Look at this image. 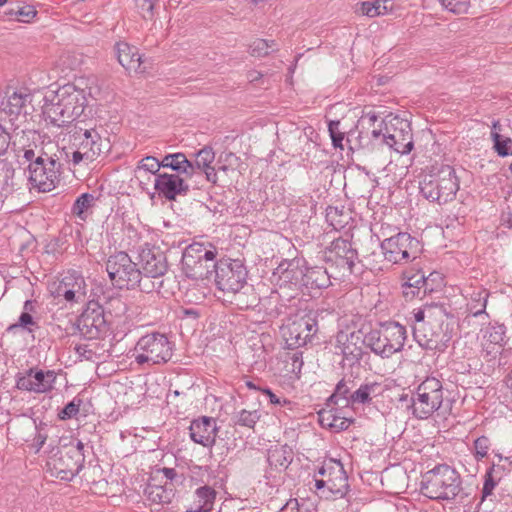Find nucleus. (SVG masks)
Here are the masks:
<instances>
[{"label":"nucleus","instance_id":"38","mask_svg":"<svg viewBox=\"0 0 512 512\" xmlns=\"http://www.w3.org/2000/svg\"><path fill=\"white\" fill-rule=\"evenodd\" d=\"M319 421L323 427H329L337 431L346 430L351 424L349 419L338 416L333 409L321 411Z\"/></svg>","mask_w":512,"mask_h":512},{"label":"nucleus","instance_id":"6","mask_svg":"<svg viewBox=\"0 0 512 512\" xmlns=\"http://www.w3.org/2000/svg\"><path fill=\"white\" fill-rule=\"evenodd\" d=\"M84 444L81 441L70 442L47 459V467L52 475L61 480H72L82 469L85 462Z\"/></svg>","mask_w":512,"mask_h":512},{"label":"nucleus","instance_id":"26","mask_svg":"<svg viewBox=\"0 0 512 512\" xmlns=\"http://www.w3.org/2000/svg\"><path fill=\"white\" fill-rule=\"evenodd\" d=\"M385 118H382L373 109H364L362 115L357 120V128L368 132L370 136L381 142L384 129Z\"/></svg>","mask_w":512,"mask_h":512},{"label":"nucleus","instance_id":"3","mask_svg":"<svg viewBox=\"0 0 512 512\" xmlns=\"http://www.w3.org/2000/svg\"><path fill=\"white\" fill-rule=\"evenodd\" d=\"M69 147L58 149L65 160L74 165L97 159L108 146L96 128H87L84 122L68 125Z\"/></svg>","mask_w":512,"mask_h":512},{"label":"nucleus","instance_id":"63","mask_svg":"<svg viewBox=\"0 0 512 512\" xmlns=\"http://www.w3.org/2000/svg\"><path fill=\"white\" fill-rule=\"evenodd\" d=\"M494 487H495V482L493 481L491 475L488 474L487 478L484 482L483 489H482L483 496L486 497V496L490 495L492 493Z\"/></svg>","mask_w":512,"mask_h":512},{"label":"nucleus","instance_id":"12","mask_svg":"<svg viewBox=\"0 0 512 512\" xmlns=\"http://www.w3.org/2000/svg\"><path fill=\"white\" fill-rule=\"evenodd\" d=\"M247 271L239 260L218 262L214 280L219 291L232 302L233 298L240 296L241 290L246 287Z\"/></svg>","mask_w":512,"mask_h":512},{"label":"nucleus","instance_id":"36","mask_svg":"<svg viewBox=\"0 0 512 512\" xmlns=\"http://www.w3.org/2000/svg\"><path fill=\"white\" fill-rule=\"evenodd\" d=\"M380 394V384L377 382L361 385L356 391L350 394L351 404L370 403L372 398Z\"/></svg>","mask_w":512,"mask_h":512},{"label":"nucleus","instance_id":"64","mask_svg":"<svg viewBox=\"0 0 512 512\" xmlns=\"http://www.w3.org/2000/svg\"><path fill=\"white\" fill-rule=\"evenodd\" d=\"M202 171L205 173L207 181L211 183L217 182V172L214 167L211 166L207 169H203Z\"/></svg>","mask_w":512,"mask_h":512},{"label":"nucleus","instance_id":"19","mask_svg":"<svg viewBox=\"0 0 512 512\" xmlns=\"http://www.w3.org/2000/svg\"><path fill=\"white\" fill-rule=\"evenodd\" d=\"M140 270L144 275L160 279L168 270L167 258L164 252L157 247L146 245L139 252Z\"/></svg>","mask_w":512,"mask_h":512},{"label":"nucleus","instance_id":"23","mask_svg":"<svg viewBox=\"0 0 512 512\" xmlns=\"http://www.w3.org/2000/svg\"><path fill=\"white\" fill-rule=\"evenodd\" d=\"M5 116L11 121L19 115L26 114L27 104L32 101V94L25 88L8 89L2 94Z\"/></svg>","mask_w":512,"mask_h":512},{"label":"nucleus","instance_id":"24","mask_svg":"<svg viewBox=\"0 0 512 512\" xmlns=\"http://www.w3.org/2000/svg\"><path fill=\"white\" fill-rule=\"evenodd\" d=\"M191 439L205 447L212 446L217 436V425L215 419L202 417L191 422L189 427Z\"/></svg>","mask_w":512,"mask_h":512},{"label":"nucleus","instance_id":"52","mask_svg":"<svg viewBox=\"0 0 512 512\" xmlns=\"http://www.w3.org/2000/svg\"><path fill=\"white\" fill-rule=\"evenodd\" d=\"M45 153L48 152L43 151L41 154H37L33 149L25 148L22 150V155H18L19 162L21 165L27 164L26 170L29 171L31 164L40 162L42 159L45 158Z\"/></svg>","mask_w":512,"mask_h":512},{"label":"nucleus","instance_id":"27","mask_svg":"<svg viewBox=\"0 0 512 512\" xmlns=\"http://www.w3.org/2000/svg\"><path fill=\"white\" fill-rule=\"evenodd\" d=\"M489 297V292L483 287H474L470 288V291L466 294L467 299V311L469 315L473 317H478L485 315L488 317L486 313V306Z\"/></svg>","mask_w":512,"mask_h":512},{"label":"nucleus","instance_id":"47","mask_svg":"<svg viewBox=\"0 0 512 512\" xmlns=\"http://www.w3.org/2000/svg\"><path fill=\"white\" fill-rule=\"evenodd\" d=\"M215 160V153L211 147H204L195 154V170H203L211 167Z\"/></svg>","mask_w":512,"mask_h":512},{"label":"nucleus","instance_id":"60","mask_svg":"<svg viewBox=\"0 0 512 512\" xmlns=\"http://www.w3.org/2000/svg\"><path fill=\"white\" fill-rule=\"evenodd\" d=\"M16 14L19 16V21L29 22L36 15V11L32 6H24L19 8Z\"/></svg>","mask_w":512,"mask_h":512},{"label":"nucleus","instance_id":"29","mask_svg":"<svg viewBox=\"0 0 512 512\" xmlns=\"http://www.w3.org/2000/svg\"><path fill=\"white\" fill-rule=\"evenodd\" d=\"M376 143H380L373 136H370L368 132L358 129L355 125L354 129L347 132L346 144L351 151L359 150H372Z\"/></svg>","mask_w":512,"mask_h":512},{"label":"nucleus","instance_id":"42","mask_svg":"<svg viewBox=\"0 0 512 512\" xmlns=\"http://www.w3.org/2000/svg\"><path fill=\"white\" fill-rule=\"evenodd\" d=\"M349 393L350 387L347 385L346 381L342 379L337 383L335 391L329 397L328 401L335 405H340V402H342V406H348L351 403Z\"/></svg>","mask_w":512,"mask_h":512},{"label":"nucleus","instance_id":"17","mask_svg":"<svg viewBox=\"0 0 512 512\" xmlns=\"http://www.w3.org/2000/svg\"><path fill=\"white\" fill-rule=\"evenodd\" d=\"M318 326L313 314L294 318L282 327V336L288 348L302 347L317 333Z\"/></svg>","mask_w":512,"mask_h":512},{"label":"nucleus","instance_id":"16","mask_svg":"<svg viewBox=\"0 0 512 512\" xmlns=\"http://www.w3.org/2000/svg\"><path fill=\"white\" fill-rule=\"evenodd\" d=\"M385 260L393 264H401L415 260L418 254V241L408 233H398L381 243Z\"/></svg>","mask_w":512,"mask_h":512},{"label":"nucleus","instance_id":"13","mask_svg":"<svg viewBox=\"0 0 512 512\" xmlns=\"http://www.w3.org/2000/svg\"><path fill=\"white\" fill-rule=\"evenodd\" d=\"M384 125L381 143L402 155L410 153L414 147L410 122L397 115H388Z\"/></svg>","mask_w":512,"mask_h":512},{"label":"nucleus","instance_id":"7","mask_svg":"<svg viewBox=\"0 0 512 512\" xmlns=\"http://www.w3.org/2000/svg\"><path fill=\"white\" fill-rule=\"evenodd\" d=\"M444 400L442 382L436 377L422 381L411 397V413L419 420H426L438 411Z\"/></svg>","mask_w":512,"mask_h":512},{"label":"nucleus","instance_id":"49","mask_svg":"<svg viewBox=\"0 0 512 512\" xmlns=\"http://www.w3.org/2000/svg\"><path fill=\"white\" fill-rule=\"evenodd\" d=\"M135 168L140 169L147 173H151L154 175L155 178L157 175L160 174L159 171L162 168V164L161 161L158 160L156 157L146 156L138 162Z\"/></svg>","mask_w":512,"mask_h":512},{"label":"nucleus","instance_id":"2","mask_svg":"<svg viewBox=\"0 0 512 512\" xmlns=\"http://www.w3.org/2000/svg\"><path fill=\"white\" fill-rule=\"evenodd\" d=\"M86 101L84 90L66 84L45 96L43 114L51 124L68 127L83 113Z\"/></svg>","mask_w":512,"mask_h":512},{"label":"nucleus","instance_id":"40","mask_svg":"<svg viewBox=\"0 0 512 512\" xmlns=\"http://www.w3.org/2000/svg\"><path fill=\"white\" fill-rule=\"evenodd\" d=\"M403 278L406 280V287L417 289V292L412 291L413 296H418L421 288H424V294L429 289L427 278L421 271H417L416 273H412L411 271H405L403 273Z\"/></svg>","mask_w":512,"mask_h":512},{"label":"nucleus","instance_id":"46","mask_svg":"<svg viewBox=\"0 0 512 512\" xmlns=\"http://www.w3.org/2000/svg\"><path fill=\"white\" fill-rule=\"evenodd\" d=\"M277 50V45L274 41L265 39H256L250 45V53L254 57L267 56L271 51Z\"/></svg>","mask_w":512,"mask_h":512},{"label":"nucleus","instance_id":"35","mask_svg":"<svg viewBox=\"0 0 512 512\" xmlns=\"http://www.w3.org/2000/svg\"><path fill=\"white\" fill-rule=\"evenodd\" d=\"M145 493L148 500L155 504L170 503L174 496L173 488L168 487V482L164 486L149 483Z\"/></svg>","mask_w":512,"mask_h":512},{"label":"nucleus","instance_id":"43","mask_svg":"<svg viewBox=\"0 0 512 512\" xmlns=\"http://www.w3.org/2000/svg\"><path fill=\"white\" fill-rule=\"evenodd\" d=\"M491 139L494 143V149L501 157L512 155V139L502 137L497 131H491Z\"/></svg>","mask_w":512,"mask_h":512},{"label":"nucleus","instance_id":"30","mask_svg":"<svg viewBox=\"0 0 512 512\" xmlns=\"http://www.w3.org/2000/svg\"><path fill=\"white\" fill-rule=\"evenodd\" d=\"M23 181L21 172L16 171L8 163H3L0 169V198L7 197L13 191L20 188V184Z\"/></svg>","mask_w":512,"mask_h":512},{"label":"nucleus","instance_id":"31","mask_svg":"<svg viewBox=\"0 0 512 512\" xmlns=\"http://www.w3.org/2000/svg\"><path fill=\"white\" fill-rule=\"evenodd\" d=\"M194 507L185 512H210L216 499V491L207 485L199 487L194 493Z\"/></svg>","mask_w":512,"mask_h":512},{"label":"nucleus","instance_id":"21","mask_svg":"<svg viewBox=\"0 0 512 512\" xmlns=\"http://www.w3.org/2000/svg\"><path fill=\"white\" fill-rule=\"evenodd\" d=\"M154 190L167 200H175L189 191L186 179L180 174L161 173L154 178Z\"/></svg>","mask_w":512,"mask_h":512},{"label":"nucleus","instance_id":"54","mask_svg":"<svg viewBox=\"0 0 512 512\" xmlns=\"http://www.w3.org/2000/svg\"><path fill=\"white\" fill-rule=\"evenodd\" d=\"M92 344L83 343L75 346L74 350L79 360H90L92 361L96 356V352L92 347Z\"/></svg>","mask_w":512,"mask_h":512},{"label":"nucleus","instance_id":"28","mask_svg":"<svg viewBox=\"0 0 512 512\" xmlns=\"http://www.w3.org/2000/svg\"><path fill=\"white\" fill-rule=\"evenodd\" d=\"M162 168H170L176 171V174H183L186 178H190L195 173L194 164L189 161L183 153L167 154L161 160Z\"/></svg>","mask_w":512,"mask_h":512},{"label":"nucleus","instance_id":"8","mask_svg":"<svg viewBox=\"0 0 512 512\" xmlns=\"http://www.w3.org/2000/svg\"><path fill=\"white\" fill-rule=\"evenodd\" d=\"M216 251L210 245L193 243L187 246L182 255V270L188 278L196 280L209 279L215 274L218 262L215 260Z\"/></svg>","mask_w":512,"mask_h":512},{"label":"nucleus","instance_id":"22","mask_svg":"<svg viewBox=\"0 0 512 512\" xmlns=\"http://www.w3.org/2000/svg\"><path fill=\"white\" fill-rule=\"evenodd\" d=\"M55 381L54 371L30 369L26 375L17 379V388L34 393H46L53 389Z\"/></svg>","mask_w":512,"mask_h":512},{"label":"nucleus","instance_id":"57","mask_svg":"<svg viewBox=\"0 0 512 512\" xmlns=\"http://www.w3.org/2000/svg\"><path fill=\"white\" fill-rule=\"evenodd\" d=\"M134 177L142 190H148V186L154 181V175L140 169H134Z\"/></svg>","mask_w":512,"mask_h":512},{"label":"nucleus","instance_id":"61","mask_svg":"<svg viewBox=\"0 0 512 512\" xmlns=\"http://www.w3.org/2000/svg\"><path fill=\"white\" fill-rule=\"evenodd\" d=\"M10 143V135L6 130L0 125V156L6 152Z\"/></svg>","mask_w":512,"mask_h":512},{"label":"nucleus","instance_id":"44","mask_svg":"<svg viewBox=\"0 0 512 512\" xmlns=\"http://www.w3.org/2000/svg\"><path fill=\"white\" fill-rule=\"evenodd\" d=\"M95 197L90 193L81 194L73 204L72 212L81 219H85V212L94 205Z\"/></svg>","mask_w":512,"mask_h":512},{"label":"nucleus","instance_id":"32","mask_svg":"<svg viewBox=\"0 0 512 512\" xmlns=\"http://www.w3.org/2000/svg\"><path fill=\"white\" fill-rule=\"evenodd\" d=\"M331 275L324 267L307 268L303 275V284L312 289H323L329 287Z\"/></svg>","mask_w":512,"mask_h":512},{"label":"nucleus","instance_id":"37","mask_svg":"<svg viewBox=\"0 0 512 512\" xmlns=\"http://www.w3.org/2000/svg\"><path fill=\"white\" fill-rule=\"evenodd\" d=\"M389 2V0H375L373 2H362L360 6L356 9V12L370 18L385 15L392 9V6L388 5Z\"/></svg>","mask_w":512,"mask_h":512},{"label":"nucleus","instance_id":"34","mask_svg":"<svg viewBox=\"0 0 512 512\" xmlns=\"http://www.w3.org/2000/svg\"><path fill=\"white\" fill-rule=\"evenodd\" d=\"M336 477L334 479L327 480V490H323L321 496L328 498L330 495L336 497H343L348 490V482L345 471L342 467H339L336 471Z\"/></svg>","mask_w":512,"mask_h":512},{"label":"nucleus","instance_id":"62","mask_svg":"<svg viewBox=\"0 0 512 512\" xmlns=\"http://www.w3.org/2000/svg\"><path fill=\"white\" fill-rule=\"evenodd\" d=\"M157 0H136L138 7L145 12L152 14Z\"/></svg>","mask_w":512,"mask_h":512},{"label":"nucleus","instance_id":"18","mask_svg":"<svg viewBox=\"0 0 512 512\" xmlns=\"http://www.w3.org/2000/svg\"><path fill=\"white\" fill-rule=\"evenodd\" d=\"M327 258L334 262L342 272V276H345L346 273L351 274L353 272L358 253L350 241L339 238L331 243Z\"/></svg>","mask_w":512,"mask_h":512},{"label":"nucleus","instance_id":"45","mask_svg":"<svg viewBox=\"0 0 512 512\" xmlns=\"http://www.w3.org/2000/svg\"><path fill=\"white\" fill-rule=\"evenodd\" d=\"M261 412L259 410H246L243 409L235 415V424L253 428L255 424L260 420Z\"/></svg>","mask_w":512,"mask_h":512},{"label":"nucleus","instance_id":"48","mask_svg":"<svg viewBox=\"0 0 512 512\" xmlns=\"http://www.w3.org/2000/svg\"><path fill=\"white\" fill-rule=\"evenodd\" d=\"M139 282H136V287H138L142 292L151 293L153 291H158L163 284V281L160 279H153L152 276L144 275L141 270H139V276L137 277Z\"/></svg>","mask_w":512,"mask_h":512},{"label":"nucleus","instance_id":"15","mask_svg":"<svg viewBox=\"0 0 512 512\" xmlns=\"http://www.w3.org/2000/svg\"><path fill=\"white\" fill-rule=\"evenodd\" d=\"M51 295L69 303H82L86 299L87 284L77 271H68L49 285Z\"/></svg>","mask_w":512,"mask_h":512},{"label":"nucleus","instance_id":"53","mask_svg":"<svg viewBox=\"0 0 512 512\" xmlns=\"http://www.w3.org/2000/svg\"><path fill=\"white\" fill-rule=\"evenodd\" d=\"M441 5L454 14L466 13L470 6V0H440Z\"/></svg>","mask_w":512,"mask_h":512},{"label":"nucleus","instance_id":"59","mask_svg":"<svg viewBox=\"0 0 512 512\" xmlns=\"http://www.w3.org/2000/svg\"><path fill=\"white\" fill-rule=\"evenodd\" d=\"M262 392L264 395L267 396L269 402L273 405H280V406H286V405L290 406L291 405V402L289 400H287L286 398H281V397L277 396L269 389H264Z\"/></svg>","mask_w":512,"mask_h":512},{"label":"nucleus","instance_id":"1","mask_svg":"<svg viewBox=\"0 0 512 512\" xmlns=\"http://www.w3.org/2000/svg\"><path fill=\"white\" fill-rule=\"evenodd\" d=\"M413 336L424 349L442 351L451 340L448 327H444L446 311L439 305H425L414 311Z\"/></svg>","mask_w":512,"mask_h":512},{"label":"nucleus","instance_id":"39","mask_svg":"<svg viewBox=\"0 0 512 512\" xmlns=\"http://www.w3.org/2000/svg\"><path fill=\"white\" fill-rule=\"evenodd\" d=\"M39 328L37 321L28 312H22L17 322L11 324L7 331L10 333H16L20 330L26 331L29 334H33L36 329Z\"/></svg>","mask_w":512,"mask_h":512},{"label":"nucleus","instance_id":"55","mask_svg":"<svg viewBox=\"0 0 512 512\" xmlns=\"http://www.w3.org/2000/svg\"><path fill=\"white\" fill-rule=\"evenodd\" d=\"M474 448L477 459H482L488 454L490 440L485 436H481L475 440Z\"/></svg>","mask_w":512,"mask_h":512},{"label":"nucleus","instance_id":"11","mask_svg":"<svg viewBox=\"0 0 512 512\" xmlns=\"http://www.w3.org/2000/svg\"><path fill=\"white\" fill-rule=\"evenodd\" d=\"M63 159H65L64 156L57 151L56 153H45L44 159L31 164L28 171V181L31 187L39 192L52 191L60 181Z\"/></svg>","mask_w":512,"mask_h":512},{"label":"nucleus","instance_id":"5","mask_svg":"<svg viewBox=\"0 0 512 512\" xmlns=\"http://www.w3.org/2000/svg\"><path fill=\"white\" fill-rule=\"evenodd\" d=\"M407 338L406 328L398 322H386L365 336V343L373 353L389 358L402 351Z\"/></svg>","mask_w":512,"mask_h":512},{"label":"nucleus","instance_id":"51","mask_svg":"<svg viewBox=\"0 0 512 512\" xmlns=\"http://www.w3.org/2000/svg\"><path fill=\"white\" fill-rule=\"evenodd\" d=\"M328 131L332 140V144L335 148L344 149L343 141L346 140L345 133L340 129L339 121H330L328 125Z\"/></svg>","mask_w":512,"mask_h":512},{"label":"nucleus","instance_id":"33","mask_svg":"<svg viewBox=\"0 0 512 512\" xmlns=\"http://www.w3.org/2000/svg\"><path fill=\"white\" fill-rule=\"evenodd\" d=\"M274 275H277L283 283L303 282L304 272L299 268L298 261H283L276 268Z\"/></svg>","mask_w":512,"mask_h":512},{"label":"nucleus","instance_id":"41","mask_svg":"<svg viewBox=\"0 0 512 512\" xmlns=\"http://www.w3.org/2000/svg\"><path fill=\"white\" fill-rule=\"evenodd\" d=\"M505 326L502 324L489 325L484 331V339L490 344L501 348L505 344Z\"/></svg>","mask_w":512,"mask_h":512},{"label":"nucleus","instance_id":"58","mask_svg":"<svg viewBox=\"0 0 512 512\" xmlns=\"http://www.w3.org/2000/svg\"><path fill=\"white\" fill-rule=\"evenodd\" d=\"M156 474H162V476L170 482V485L174 483L181 484L183 477L177 473L174 468H162L156 471Z\"/></svg>","mask_w":512,"mask_h":512},{"label":"nucleus","instance_id":"25","mask_svg":"<svg viewBox=\"0 0 512 512\" xmlns=\"http://www.w3.org/2000/svg\"><path fill=\"white\" fill-rule=\"evenodd\" d=\"M116 54L119 63L129 72L144 73L146 67H143V62L138 49L126 42H119L116 44Z\"/></svg>","mask_w":512,"mask_h":512},{"label":"nucleus","instance_id":"56","mask_svg":"<svg viewBox=\"0 0 512 512\" xmlns=\"http://www.w3.org/2000/svg\"><path fill=\"white\" fill-rule=\"evenodd\" d=\"M81 400L76 403L75 400L69 402L58 414L61 420H67L75 417L79 413Z\"/></svg>","mask_w":512,"mask_h":512},{"label":"nucleus","instance_id":"4","mask_svg":"<svg viewBox=\"0 0 512 512\" xmlns=\"http://www.w3.org/2000/svg\"><path fill=\"white\" fill-rule=\"evenodd\" d=\"M459 473L446 464H439L421 477V493L438 501L454 500L462 490Z\"/></svg>","mask_w":512,"mask_h":512},{"label":"nucleus","instance_id":"9","mask_svg":"<svg viewBox=\"0 0 512 512\" xmlns=\"http://www.w3.org/2000/svg\"><path fill=\"white\" fill-rule=\"evenodd\" d=\"M173 355V344L165 334L152 332L142 336L134 349L135 362L149 366L167 363Z\"/></svg>","mask_w":512,"mask_h":512},{"label":"nucleus","instance_id":"14","mask_svg":"<svg viewBox=\"0 0 512 512\" xmlns=\"http://www.w3.org/2000/svg\"><path fill=\"white\" fill-rule=\"evenodd\" d=\"M139 268L125 252L111 255L106 263V271L113 285L119 289H132L139 282Z\"/></svg>","mask_w":512,"mask_h":512},{"label":"nucleus","instance_id":"20","mask_svg":"<svg viewBox=\"0 0 512 512\" xmlns=\"http://www.w3.org/2000/svg\"><path fill=\"white\" fill-rule=\"evenodd\" d=\"M78 329L84 337L96 339L106 331L104 311L100 306H88L78 320Z\"/></svg>","mask_w":512,"mask_h":512},{"label":"nucleus","instance_id":"10","mask_svg":"<svg viewBox=\"0 0 512 512\" xmlns=\"http://www.w3.org/2000/svg\"><path fill=\"white\" fill-rule=\"evenodd\" d=\"M458 189V179L454 169L450 166L443 167L436 175L425 177L420 183L422 195L439 204L453 200Z\"/></svg>","mask_w":512,"mask_h":512},{"label":"nucleus","instance_id":"50","mask_svg":"<svg viewBox=\"0 0 512 512\" xmlns=\"http://www.w3.org/2000/svg\"><path fill=\"white\" fill-rule=\"evenodd\" d=\"M287 451L283 448L274 449L269 451L268 462L271 466L276 468H287L291 459L286 455Z\"/></svg>","mask_w":512,"mask_h":512}]
</instances>
